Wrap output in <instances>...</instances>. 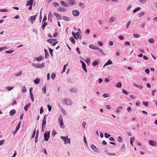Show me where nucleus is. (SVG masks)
<instances>
[{
	"mask_svg": "<svg viewBox=\"0 0 157 157\" xmlns=\"http://www.w3.org/2000/svg\"><path fill=\"white\" fill-rule=\"evenodd\" d=\"M40 81V79L39 78H37L34 80V82L35 83L38 84L39 83Z\"/></svg>",
	"mask_w": 157,
	"mask_h": 157,
	"instance_id": "21",
	"label": "nucleus"
},
{
	"mask_svg": "<svg viewBox=\"0 0 157 157\" xmlns=\"http://www.w3.org/2000/svg\"><path fill=\"white\" fill-rule=\"evenodd\" d=\"M8 10L7 9H0V12H8Z\"/></svg>",
	"mask_w": 157,
	"mask_h": 157,
	"instance_id": "56",
	"label": "nucleus"
},
{
	"mask_svg": "<svg viewBox=\"0 0 157 157\" xmlns=\"http://www.w3.org/2000/svg\"><path fill=\"white\" fill-rule=\"evenodd\" d=\"M52 13L51 12H50L49 13L48 17V20L51 22L52 21Z\"/></svg>",
	"mask_w": 157,
	"mask_h": 157,
	"instance_id": "13",
	"label": "nucleus"
},
{
	"mask_svg": "<svg viewBox=\"0 0 157 157\" xmlns=\"http://www.w3.org/2000/svg\"><path fill=\"white\" fill-rule=\"evenodd\" d=\"M110 136V135L107 134V133H105V136L106 138H108Z\"/></svg>",
	"mask_w": 157,
	"mask_h": 157,
	"instance_id": "62",
	"label": "nucleus"
},
{
	"mask_svg": "<svg viewBox=\"0 0 157 157\" xmlns=\"http://www.w3.org/2000/svg\"><path fill=\"white\" fill-rule=\"evenodd\" d=\"M72 35L73 36L75 37V38L76 39H77V37H76V33H75L74 32H72Z\"/></svg>",
	"mask_w": 157,
	"mask_h": 157,
	"instance_id": "59",
	"label": "nucleus"
},
{
	"mask_svg": "<svg viewBox=\"0 0 157 157\" xmlns=\"http://www.w3.org/2000/svg\"><path fill=\"white\" fill-rule=\"evenodd\" d=\"M60 3L61 5L65 7H67V4L65 3L63 1H61Z\"/></svg>",
	"mask_w": 157,
	"mask_h": 157,
	"instance_id": "30",
	"label": "nucleus"
},
{
	"mask_svg": "<svg viewBox=\"0 0 157 157\" xmlns=\"http://www.w3.org/2000/svg\"><path fill=\"white\" fill-rule=\"evenodd\" d=\"M38 131H37V132H36V139H35V142H37V138L38 137Z\"/></svg>",
	"mask_w": 157,
	"mask_h": 157,
	"instance_id": "43",
	"label": "nucleus"
},
{
	"mask_svg": "<svg viewBox=\"0 0 157 157\" xmlns=\"http://www.w3.org/2000/svg\"><path fill=\"white\" fill-rule=\"evenodd\" d=\"M131 22V21H129L128 22L126 26V28L128 29L129 27V26Z\"/></svg>",
	"mask_w": 157,
	"mask_h": 157,
	"instance_id": "40",
	"label": "nucleus"
},
{
	"mask_svg": "<svg viewBox=\"0 0 157 157\" xmlns=\"http://www.w3.org/2000/svg\"><path fill=\"white\" fill-rule=\"evenodd\" d=\"M44 110H43V107H41L40 109V113L42 114Z\"/></svg>",
	"mask_w": 157,
	"mask_h": 157,
	"instance_id": "63",
	"label": "nucleus"
},
{
	"mask_svg": "<svg viewBox=\"0 0 157 157\" xmlns=\"http://www.w3.org/2000/svg\"><path fill=\"white\" fill-rule=\"evenodd\" d=\"M149 143L150 145L156 146H157V143L154 140H150L149 141Z\"/></svg>",
	"mask_w": 157,
	"mask_h": 157,
	"instance_id": "6",
	"label": "nucleus"
},
{
	"mask_svg": "<svg viewBox=\"0 0 157 157\" xmlns=\"http://www.w3.org/2000/svg\"><path fill=\"white\" fill-rule=\"evenodd\" d=\"M91 148L95 151H96L97 150V148L94 144H92L91 145Z\"/></svg>",
	"mask_w": 157,
	"mask_h": 157,
	"instance_id": "24",
	"label": "nucleus"
},
{
	"mask_svg": "<svg viewBox=\"0 0 157 157\" xmlns=\"http://www.w3.org/2000/svg\"><path fill=\"white\" fill-rule=\"evenodd\" d=\"M7 47L6 46H4L0 48V51H3L7 49Z\"/></svg>",
	"mask_w": 157,
	"mask_h": 157,
	"instance_id": "35",
	"label": "nucleus"
},
{
	"mask_svg": "<svg viewBox=\"0 0 157 157\" xmlns=\"http://www.w3.org/2000/svg\"><path fill=\"white\" fill-rule=\"evenodd\" d=\"M79 11L77 10H73L72 11V14L74 16H78L79 15Z\"/></svg>",
	"mask_w": 157,
	"mask_h": 157,
	"instance_id": "4",
	"label": "nucleus"
},
{
	"mask_svg": "<svg viewBox=\"0 0 157 157\" xmlns=\"http://www.w3.org/2000/svg\"><path fill=\"white\" fill-rule=\"evenodd\" d=\"M46 122V118H44V119L42 121V130L43 129L44 126H45Z\"/></svg>",
	"mask_w": 157,
	"mask_h": 157,
	"instance_id": "18",
	"label": "nucleus"
},
{
	"mask_svg": "<svg viewBox=\"0 0 157 157\" xmlns=\"http://www.w3.org/2000/svg\"><path fill=\"white\" fill-rule=\"evenodd\" d=\"M134 139H135V137H132L130 138V143L131 145L132 146H133L132 143H133V141H134Z\"/></svg>",
	"mask_w": 157,
	"mask_h": 157,
	"instance_id": "26",
	"label": "nucleus"
},
{
	"mask_svg": "<svg viewBox=\"0 0 157 157\" xmlns=\"http://www.w3.org/2000/svg\"><path fill=\"white\" fill-rule=\"evenodd\" d=\"M133 36L135 38H138L140 36V35L139 34L135 33L133 34Z\"/></svg>",
	"mask_w": 157,
	"mask_h": 157,
	"instance_id": "45",
	"label": "nucleus"
},
{
	"mask_svg": "<svg viewBox=\"0 0 157 157\" xmlns=\"http://www.w3.org/2000/svg\"><path fill=\"white\" fill-rule=\"evenodd\" d=\"M99 63V62L97 60H95L93 63V66H95L97 65Z\"/></svg>",
	"mask_w": 157,
	"mask_h": 157,
	"instance_id": "44",
	"label": "nucleus"
},
{
	"mask_svg": "<svg viewBox=\"0 0 157 157\" xmlns=\"http://www.w3.org/2000/svg\"><path fill=\"white\" fill-rule=\"evenodd\" d=\"M49 137L50 135L49 133L47 132V133L45 132L44 133V139L46 141H48Z\"/></svg>",
	"mask_w": 157,
	"mask_h": 157,
	"instance_id": "7",
	"label": "nucleus"
},
{
	"mask_svg": "<svg viewBox=\"0 0 157 157\" xmlns=\"http://www.w3.org/2000/svg\"><path fill=\"white\" fill-rule=\"evenodd\" d=\"M141 8L140 7H138L136 9H135L133 11V13H135L137 11H139L140 10Z\"/></svg>",
	"mask_w": 157,
	"mask_h": 157,
	"instance_id": "28",
	"label": "nucleus"
},
{
	"mask_svg": "<svg viewBox=\"0 0 157 157\" xmlns=\"http://www.w3.org/2000/svg\"><path fill=\"white\" fill-rule=\"evenodd\" d=\"M63 104L67 105H71L72 104V102L68 99H64L63 101Z\"/></svg>",
	"mask_w": 157,
	"mask_h": 157,
	"instance_id": "3",
	"label": "nucleus"
},
{
	"mask_svg": "<svg viewBox=\"0 0 157 157\" xmlns=\"http://www.w3.org/2000/svg\"><path fill=\"white\" fill-rule=\"evenodd\" d=\"M61 138L63 140L64 142V144H70L71 143L70 140V139L68 138V137H64L62 136L61 137Z\"/></svg>",
	"mask_w": 157,
	"mask_h": 157,
	"instance_id": "2",
	"label": "nucleus"
},
{
	"mask_svg": "<svg viewBox=\"0 0 157 157\" xmlns=\"http://www.w3.org/2000/svg\"><path fill=\"white\" fill-rule=\"evenodd\" d=\"M22 92L23 93H25L27 92V90L26 87L25 86L23 87L22 88Z\"/></svg>",
	"mask_w": 157,
	"mask_h": 157,
	"instance_id": "36",
	"label": "nucleus"
},
{
	"mask_svg": "<svg viewBox=\"0 0 157 157\" xmlns=\"http://www.w3.org/2000/svg\"><path fill=\"white\" fill-rule=\"evenodd\" d=\"M124 44V45H129L130 44V43L129 42L126 41L125 42Z\"/></svg>",
	"mask_w": 157,
	"mask_h": 157,
	"instance_id": "64",
	"label": "nucleus"
},
{
	"mask_svg": "<svg viewBox=\"0 0 157 157\" xmlns=\"http://www.w3.org/2000/svg\"><path fill=\"white\" fill-rule=\"evenodd\" d=\"M59 10L63 12H65L66 11V10L64 8H59Z\"/></svg>",
	"mask_w": 157,
	"mask_h": 157,
	"instance_id": "31",
	"label": "nucleus"
},
{
	"mask_svg": "<svg viewBox=\"0 0 157 157\" xmlns=\"http://www.w3.org/2000/svg\"><path fill=\"white\" fill-rule=\"evenodd\" d=\"M30 104H29L28 105L27 104L25 106H24V109L26 111L28 109V108H29V106L30 105Z\"/></svg>",
	"mask_w": 157,
	"mask_h": 157,
	"instance_id": "39",
	"label": "nucleus"
},
{
	"mask_svg": "<svg viewBox=\"0 0 157 157\" xmlns=\"http://www.w3.org/2000/svg\"><path fill=\"white\" fill-rule=\"evenodd\" d=\"M79 6L81 7L82 8H83L85 7V6L84 4L81 2L79 3Z\"/></svg>",
	"mask_w": 157,
	"mask_h": 157,
	"instance_id": "41",
	"label": "nucleus"
},
{
	"mask_svg": "<svg viewBox=\"0 0 157 157\" xmlns=\"http://www.w3.org/2000/svg\"><path fill=\"white\" fill-rule=\"evenodd\" d=\"M16 113V111L14 109L11 110L10 112V114L11 116H12L14 115Z\"/></svg>",
	"mask_w": 157,
	"mask_h": 157,
	"instance_id": "23",
	"label": "nucleus"
},
{
	"mask_svg": "<svg viewBox=\"0 0 157 157\" xmlns=\"http://www.w3.org/2000/svg\"><path fill=\"white\" fill-rule=\"evenodd\" d=\"M34 2V0H30L28 1L26 4V6H32Z\"/></svg>",
	"mask_w": 157,
	"mask_h": 157,
	"instance_id": "9",
	"label": "nucleus"
},
{
	"mask_svg": "<svg viewBox=\"0 0 157 157\" xmlns=\"http://www.w3.org/2000/svg\"><path fill=\"white\" fill-rule=\"evenodd\" d=\"M59 4L56 2H55L53 4V6L55 7H57L59 6Z\"/></svg>",
	"mask_w": 157,
	"mask_h": 157,
	"instance_id": "53",
	"label": "nucleus"
},
{
	"mask_svg": "<svg viewBox=\"0 0 157 157\" xmlns=\"http://www.w3.org/2000/svg\"><path fill=\"white\" fill-rule=\"evenodd\" d=\"M20 124H21V122H20L18 123V124H17V126L16 127V129H15L14 133V134H15V133H16L17 132L18 129H19V128L20 127Z\"/></svg>",
	"mask_w": 157,
	"mask_h": 157,
	"instance_id": "14",
	"label": "nucleus"
},
{
	"mask_svg": "<svg viewBox=\"0 0 157 157\" xmlns=\"http://www.w3.org/2000/svg\"><path fill=\"white\" fill-rule=\"evenodd\" d=\"M30 94V96L31 97V99L33 102H34V98L33 97V95L32 94V93H31V94Z\"/></svg>",
	"mask_w": 157,
	"mask_h": 157,
	"instance_id": "47",
	"label": "nucleus"
},
{
	"mask_svg": "<svg viewBox=\"0 0 157 157\" xmlns=\"http://www.w3.org/2000/svg\"><path fill=\"white\" fill-rule=\"evenodd\" d=\"M82 69L84 70L86 72H87V70L86 68V65L85 63H83L82 64Z\"/></svg>",
	"mask_w": 157,
	"mask_h": 157,
	"instance_id": "19",
	"label": "nucleus"
},
{
	"mask_svg": "<svg viewBox=\"0 0 157 157\" xmlns=\"http://www.w3.org/2000/svg\"><path fill=\"white\" fill-rule=\"evenodd\" d=\"M44 51L45 52V58L47 59L49 56V54L47 50L45 49Z\"/></svg>",
	"mask_w": 157,
	"mask_h": 157,
	"instance_id": "22",
	"label": "nucleus"
},
{
	"mask_svg": "<svg viewBox=\"0 0 157 157\" xmlns=\"http://www.w3.org/2000/svg\"><path fill=\"white\" fill-rule=\"evenodd\" d=\"M147 1V0H140L139 2H140V3L141 4H144Z\"/></svg>",
	"mask_w": 157,
	"mask_h": 157,
	"instance_id": "51",
	"label": "nucleus"
},
{
	"mask_svg": "<svg viewBox=\"0 0 157 157\" xmlns=\"http://www.w3.org/2000/svg\"><path fill=\"white\" fill-rule=\"evenodd\" d=\"M76 36L77 37V38L79 39H82L81 36L79 34L78 32H77L76 33Z\"/></svg>",
	"mask_w": 157,
	"mask_h": 157,
	"instance_id": "20",
	"label": "nucleus"
},
{
	"mask_svg": "<svg viewBox=\"0 0 157 157\" xmlns=\"http://www.w3.org/2000/svg\"><path fill=\"white\" fill-rule=\"evenodd\" d=\"M149 42L151 43H154V41L152 38H151L149 40Z\"/></svg>",
	"mask_w": 157,
	"mask_h": 157,
	"instance_id": "61",
	"label": "nucleus"
},
{
	"mask_svg": "<svg viewBox=\"0 0 157 157\" xmlns=\"http://www.w3.org/2000/svg\"><path fill=\"white\" fill-rule=\"evenodd\" d=\"M117 140H118V141L119 142H121L122 141V139L120 136H119L118 137Z\"/></svg>",
	"mask_w": 157,
	"mask_h": 157,
	"instance_id": "52",
	"label": "nucleus"
},
{
	"mask_svg": "<svg viewBox=\"0 0 157 157\" xmlns=\"http://www.w3.org/2000/svg\"><path fill=\"white\" fill-rule=\"evenodd\" d=\"M48 49H49V50L50 52V53L51 55V56H52V55H53V54H52V52L53 51V50L51 48H48Z\"/></svg>",
	"mask_w": 157,
	"mask_h": 157,
	"instance_id": "55",
	"label": "nucleus"
},
{
	"mask_svg": "<svg viewBox=\"0 0 157 157\" xmlns=\"http://www.w3.org/2000/svg\"><path fill=\"white\" fill-rule=\"evenodd\" d=\"M115 21L114 18L113 17H111L109 20V22L112 23Z\"/></svg>",
	"mask_w": 157,
	"mask_h": 157,
	"instance_id": "25",
	"label": "nucleus"
},
{
	"mask_svg": "<svg viewBox=\"0 0 157 157\" xmlns=\"http://www.w3.org/2000/svg\"><path fill=\"white\" fill-rule=\"evenodd\" d=\"M68 63H67V64L65 65H64V66L63 67V70L61 72L62 73L64 72L65 71L66 68L67 66L68 65Z\"/></svg>",
	"mask_w": 157,
	"mask_h": 157,
	"instance_id": "32",
	"label": "nucleus"
},
{
	"mask_svg": "<svg viewBox=\"0 0 157 157\" xmlns=\"http://www.w3.org/2000/svg\"><path fill=\"white\" fill-rule=\"evenodd\" d=\"M122 85L121 83V82H119L117 84H116V86L118 88H121V86Z\"/></svg>",
	"mask_w": 157,
	"mask_h": 157,
	"instance_id": "38",
	"label": "nucleus"
},
{
	"mask_svg": "<svg viewBox=\"0 0 157 157\" xmlns=\"http://www.w3.org/2000/svg\"><path fill=\"white\" fill-rule=\"evenodd\" d=\"M63 18L64 20L67 21H68L70 20V19L69 18L65 16L63 17Z\"/></svg>",
	"mask_w": 157,
	"mask_h": 157,
	"instance_id": "42",
	"label": "nucleus"
},
{
	"mask_svg": "<svg viewBox=\"0 0 157 157\" xmlns=\"http://www.w3.org/2000/svg\"><path fill=\"white\" fill-rule=\"evenodd\" d=\"M59 125L60 126L63 128L62 126H63V119L62 118H59Z\"/></svg>",
	"mask_w": 157,
	"mask_h": 157,
	"instance_id": "12",
	"label": "nucleus"
},
{
	"mask_svg": "<svg viewBox=\"0 0 157 157\" xmlns=\"http://www.w3.org/2000/svg\"><path fill=\"white\" fill-rule=\"evenodd\" d=\"M14 88V87L13 86H7L6 87V89L8 91H10Z\"/></svg>",
	"mask_w": 157,
	"mask_h": 157,
	"instance_id": "27",
	"label": "nucleus"
},
{
	"mask_svg": "<svg viewBox=\"0 0 157 157\" xmlns=\"http://www.w3.org/2000/svg\"><path fill=\"white\" fill-rule=\"evenodd\" d=\"M70 40L73 44H75V40L72 37H70Z\"/></svg>",
	"mask_w": 157,
	"mask_h": 157,
	"instance_id": "33",
	"label": "nucleus"
},
{
	"mask_svg": "<svg viewBox=\"0 0 157 157\" xmlns=\"http://www.w3.org/2000/svg\"><path fill=\"white\" fill-rule=\"evenodd\" d=\"M56 77V75L55 73H53L51 75V78H52V79H55Z\"/></svg>",
	"mask_w": 157,
	"mask_h": 157,
	"instance_id": "48",
	"label": "nucleus"
},
{
	"mask_svg": "<svg viewBox=\"0 0 157 157\" xmlns=\"http://www.w3.org/2000/svg\"><path fill=\"white\" fill-rule=\"evenodd\" d=\"M68 3L71 6H73L75 4V0H67Z\"/></svg>",
	"mask_w": 157,
	"mask_h": 157,
	"instance_id": "11",
	"label": "nucleus"
},
{
	"mask_svg": "<svg viewBox=\"0 0 157 157\" xmlns=\"http://www.w3.org/2000/svg\"><path fill=\"white\" fill-rule=\"evenodd\" d=\"M48 25V23L46 22H44V24H43L42 26V29H44L45 27Z\"/></svg>",
	"mask_w": 157,
	"mask_h": 157,
	"instance_id": "34",
	"label": "nucleus"
},
{
	"mask_svg": "<svg viewBox=\"0 0 157 157\" xmlns=\"http://www.w3.org/2000/svg\"><path fill=\"white\" fill-rule=\"evenodd\" d=\"M13 51V50H9L8 51H5V52L7 53L10 54Z\"/></svg>",
	"mask_w": 157,
	"mask_h": 157,
	"instance_id": "60",
	"label": "nucleus"
},
{
	"mask_svg": "<svg viewBox=\"0 0 157 157\" xmlns=\"http://www.w3.org/2000/svg\"><path fill=\"white\" fill-rule=\"evenodd\" d=\"M22 74V72L20 71L19 72L15 74V76H20Z\"/></svg>",
	"mask_w": 157,
	"mask_h": 157,
	"instance_id": "49",
	"label": "nucleus"
},
{
	"mask_svg": "<svg viewBox=\"0 0 157 157\" xmlns=\"http://www.w3.org/2000/svg\"><path fill=\"white\" fill-rule=\"evenodd\" d=\"M42 91L44 94L46 93V87H44L42 89Z\"/></svg>",
	"mask_w": 157,
	"mask_h": 157,
	"instance_id": "57",
	"label": "nucleus"
},
{
	"mask_svg": "<svg viewBox=\"0 0 157 157\" xmlns=\"http://www.w3.org/2000/svg\"><path fill=\"white\" fill-rule=\"evenodd\" d=\"M47 41L49 43L52 44L53 46H54L58 42H54V40H53V39H49L47 40Z\"/></svg>",
	"mask_w": 157,
	"mask_h": 157,
	"instance_id": "5",
	"label": "nucleus"
},
{
	"mask_svg": "<svg viewBox=\"0 0 157 157\" xmlns=\"http://www.w3.org/2000/svg\"><path fill=\"white\" fill-rule=\"evenodd\" d=\"M54 15L56 17L57 20H60L62 18L61 16L60 15L57 13H54Z\"/></svg>",
	"mask_w": 157,
	"mask_h": 157,
	"instance_id": "10",
	"label": "nucleus"
},
{
	"mask_svg": "<svg viewBox=\"0 0 157 157\" xmlns=\"http://www.w3.org/2000/svg\"><path fill=\"white\" fill-rule=\"evenodd\" d=\"M30 18L32 21V24H33V21H34L36 20V15L32 16L30 17Z\"/></svg>",
	"mask_w": 157,
	"mask_h": 157,
	"instance_id": "17",
	"label": "nucleus"
},
{
	"mask_svg": "<svg viewBox=\"0 0 157 157\" xmlns=\"http://www.w3.org/2000/svg\"><path fill=\"white\" fill-rule=\"evenodd\" d=\"M109 96V95L108 94H103V97L104 98H107Z\"/></svg>",
	"mask_w": 157,
	"mask_h": 157,
	"instance_id": "54",
	"label": "nucleus"
},
{
	"mask_svg": "<svg viewBox=\"0 0 157 157\" xmlns=\"http://www.w3.org/2000/svg\"><path fill=\"white\" fill-rule=\"evenodd\" d=\"M61 111L63 115H66L67 114V113L66 111L63 108H61Z\"/></svg>",
	"mask_w": 157,
	"mask_h": 157,
	"instance_id": "46",
	"label": "nucleus"
},
{
	"mask_svg": "<svg viewBox=\"0 0 157 157\" xmlns=\"http://www.w3.org/2000/svg\"><path fill=\"white\" fill-rule=\"evenodd\" d=\"M122 90L123 94H124L126 95H128V94L129 93L126 91L125 90L123 89H122Z\"/></svg>",
	"mask_w": 157,
	"mask_h": 157,
	"instance_id": "37",
	"label": "nucleus"
},
{
	"mask_svg": "<svg viewBox=\"0 0 157 157\" xmlns=\"http://www.w3.org/2000/svg\"><path fill=\"white\" fill-rule=\"evenodd\" d=\"M32 66L34 67L37 68H41L45 66L44 63H42L41 64L32 63Z\"/></svg>",
	"mask_w": 157,
	"mask_h": 157,
	"instance_id": "1",
	"label": "nucleus"
},
{
	"mask_svg": "<svg viewBox=\"0 0 157 157\" xmlns=\"http://www.w3.org/2000/svg\"><path fill=\"white\" fill-rule=\"evenodd\" d=\"M144 14L145 12L142 11L138 14V16L139 17H141L144 15Z\"/></svg>",
	"mask_w": 157,
	"mask_h": 157,
	"instance_id": "29",
	"label": "nucleus"
},
{
	"mask_svg": "<svg viewBox=\"0 0 157 157\" xmlns=\"http://www.w3.org/2000/svg\"><path fill=\"white\" fill-rule=\"evenodd\" d=\"M43 60V57L41 56H40L38 57H35L33 59V61L37 60L38 62H40Z\"/></svg>",
	"mask_w": 157,
	"mask_h": 157,
	"instance_id": "8",
	"label": "nucleus"
},
{
	"mask_svg": "<svg viewBox=\"0 0 157 157\" xmlns=\"http://www.w3.org/2000/svg\"><path fill=\"white\" fill-rule=\"evenodd\" d=\"M125 148V145L124 144H123L122 145V147L121 148V151H123L124 149Z\"/></svg>",
	"mask_w": 157,
	"mask_h": 157,
	"instance_id": "50",
	"label": "nucleus"
},
{
	"mask_svg": "<svg viewBox=\"0 0 157 157\" xmlns=\"http://www.w3.org/2000/svg\"><path fill=\"white\" fill-rule=\"evenodd\" d=\"M113 64V62L112 61L110 60H109L105 64V65L103 66V67L104 68L105 66L109 65L110 64Z\"/></svg>",
	"mask_w": 157,
	"mask_h": 157,
	"instance_id": "15",
	"label": "nucleus"
},
{
	"mask_svg": "<svg viewBox=\"0 0 157 157\" xmlns=\"http://www.w3.org/2000/svg\"><path fill=\"white\" fill-rule=\"evenodd\" d=\"M70 91L71 92L76 93L77 92V90L74 88H72L70 89Z\"/></svg>",
	"mask_w": 157,
	"mask_h": 157,
	"instance_id": "16",
	"label": "nucleus"
},
{
	"mask_svg": "<svg viewBox=\"0 0 157 157\" xmlns=\"http://www.w3.org/2000/svg\"><path fill=\"white\" fill-rule=\"evenodd\" d=\"M47 107L49 111H50L52 109V106L49 105H47Z\"/></svg>",
	"mask_w": 157,
	"mask_h": 157,
	"instance_id": "58",
	"label": "nucleus"
}]
</instances>
